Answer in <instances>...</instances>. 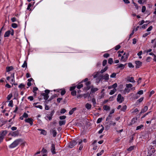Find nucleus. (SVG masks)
I'll list each match as a JSON object with an SVG mask.
<instances>
[{
    "label": "nucleus",
    "mask_w": 156,
    "mask_h": 156,
    "mask_svg": "<svg viewBox=\"0 0 156 156\" xmlns=\"http://www.w3.org/2000/svg\"><path fill=\"white\" fill-rule=\"evenodd\" d=\"M102 128L98 131V133L99 134L101 133L103 131L104 129V127L102 125Z\"/></svg>",
    "instance_id": "09e8293b"
},
{
    "label": "nucleus",
    "mask_w": 156,
    "mask_h": 156,
    "mask_svg": "<svg viewBox=\"0 0 156 156\" xmlns=\"http://www.w3.org/2000/svg\"><path fill=\"white\" fill-rule=\"evenodd\" d=\"M145 23V21L143 20H142L141 21H140L138 23L140 25H142L143 23Z\"/></svg>",
    "instance_id": "0e129e2a"
},
{
    "label": "nucleus",
    "mask_w": 156,
    "mask_h": 156,
    "mask_svg": "<svg viewBox=\"0 0 156 156\" xmlns=\"http://www.w3.org/2000/svg\"><path fill=\"white\" fill-rule=\"evenodd\" d=\"M143 91L142 90H140L136 94V95L137 94H139L140 95H141V94H143Z\"/></svg>",
    "instance_id": "6e6d98bb"
},
{
    "label": "nucleus",
    "mask_w": 156,
    "mask_h": 156,
    "mask_svg": "<svg viewBox=\"0 0 156 156\" xmlns=\"http://www.w3.org/2000/svg\"><path fill=\"white\" fill-rule=\"evenodd\" d=\"M50 133L53 134V136L55 137L57 134V132L55 128L51 129L50 131Z\"/></svg>",
    "instance_id": "ddd939ff"
},
{
    "label": "nucleus",
    "mask_w": 156,
    "mask_h": 156,
    "mask_svg": "<svg viewBox=\"0 0 156 156\" xmlns=\"http://www.w3.org/2000/svg\"><path fill=\"white\" fill-rule=\"evenodd\" d=\"M13 67L12 66L8 67L6 68V71L7 72H9L12 70Z\"/></svg>",
    "instance_id": "cd10ccee"
},
{
    "label": "nucleus",
    "mask_w": 156,
    "mask_h": 156,
    "mask_svg": "<svg viewBox=\"0 0 156 156\" xmlns=\"http://www.w3.org/2000/svg\"><path fill=\"white\" fill-rule=\"evenodd\" d=\"M11 20L12 22H14L16 21H17V19L15 17H13L11 19Z\"/></svg>",
    "instance_id": "680f3d73"
},
{
    "label": "nucleus",
    "mask_w": 156,
    "mask_h": 156,
    "mask_svg": "<svg viewBox=\"0 0 156 156\" xmlns=\"http://www.w3.org/2000/svg\"><path fill=\"white\" fill-rule=\"evenodd\" d=\"M47 152V151L46 149H45L44 148H43L41 150V152L43 154Z\"/></svg>",
    "instance_id": "49530a36"
},
{
    "label": "nucleus",
    "mask_w": 156,
    "mask_h": 156,
    "mask_svg": "<svg viewBox=\"0 0 156 156\" xmlns=\"http://www.w3.org/2000/svg\"><path fill=\"white\" fill-rule=\"evenodd\" d=\"M116 75V74L115 73H112L110 76L111 78H115Z\"/></svg>",
    "instance_id": "37998d69"
},
{
    "label": "nucleus",
    "mask_w": 156,
    "mask_h": 156,
    "mask_svg": "<svg viewBox=\"0 0 156 156\" xmlns=\"http://www.w3.org/2000/svg\"><path fill=\"white\" fill-rule=\"evenodd\" d=\"M150 34V32L145 33V34H143V37H146L149 34Z\"/></svg>",
    "instance_id": "e2e57ef3"
},
{
    "label": "nucleus",
    "mask_w": 156,
    "mask_h": 156,
    "mask_svg": "<svg viewBox=\"0 0 156 156\" xmlns=\"http://www.w3.org/2000/svg\"><path fill=\"white\" fill-rule=\"evenodd\" d=\"M128 56L129 54H126V53L125 52L121 58V61L124 62H126L128 59Z\"/></svg>",
    "instance_id": "20e7f679"
},
{
    "label": "nucleus",
    "mask_w": 156,
    "mask_h": 156,
    "mask_svg": "<svg viewBox=\"0 0 156 156\" xmlns=\"http://www.w3.org/2000/svg\"><path fill=\"white\" fill-rule=\"evenodd\" d=\"M124 100L123 97L121 96L120 94H119L118 95L117 98V101L120 103H121L124 101Z\"/></svg>",
    "instance_id": "39448f33"
},
{
    "label": "nucleus",
    "mask_w": 156,
    "mask_h": 156,
    "mask_svg": "<svg viewBox=\"0 0 156 156\" xmlns=\"http://www.w3.org/2000/svg\"><path fill=\"white\" fill-rule=\"evenodd\" d=\"M127 80L130 82L135 83V81L134 80V78L133 77L128 78Z\"/></svg>",
    "instance_id": "a211bd4d"
},
{
    "label": "nucleus",
    "mask_w": 156,
    "mask_h": 156,
    "mask_svg": "<svg viewBox=\"0 0 156 156\" xmlns=\"http://www.w3.org/2000/svg\"><path fill=\"white\" fill-rule=\"evenodd\" d=\"M108 69L107 66H106L103 69H102L100 71V73H103L106 71Z\"/></svg>",
    "instance_id": "a878e982"
},
{
    "label": "nucleus",
    "mask_w": 156,
    "mask_h": 156,
    "mask_svg": "<svg viewBox=\"0 0 156 156\" xmlns=\"http://www.w3.org/2000/svg\"><path fill=\"white\" fill-rule=\"evenodd\" d=\"M37 87H34L33 88V92L35 94H37V93L35 91H37Z\"/></svg>",
    "instance_id": "864d4df0"
},
{
    "label": "nucleus",
    "mask_w": 156,
    "mask_h": 156,
    "mask_svg": "<svg viewBox=\"0 0 156 156\" xmlns=\"http://www.w3.org/2000/svg\"><path fill=\"white\" fill-rule=\"evenodd\" d=\"M142 54V51H140L139 52H138L137 55L139 56V57L140 58H142V56H141V55Z\"/></svg>",
    "instance_id": "c756f323"
},
{
    "label": "nucleus",
    "mask_w": 156,
    "mask_h": 156,
    "mask_svg": "<svg viewBox=\"0 0 156 156\" xmlns=\"http://www.w3.org/2000/svg\"><path fill=\"white\" fill-rule=\"evenodd\" d=\"M22 67L23 68H24L25 67H27V63L26 61H25L24 62L23 64L22 65Z\"/></svg>",
    "instance_id": "473e14b6"
},
{
    "label": "nucleus",
    "mask_w": 156,
    "mask_h": 156,
    "mask_svg": "<svg viewBox=\"0 0 156 156\" xmlns=\"http://www.w3.org/2000/svg\"><path fill=\"white\" fill-rule=\"evenodd\" d=\"M130 91V90L129 89L126 87L125 89L123 90L122 91V93L123 94H125L126 93H129Z\"/></svg>",
    "instance_id": "dca6fc26"
},
{
    "label": "nucleus",
    "mask_w": 156,
    "mask_h": 156,
    "mask_svg": "<svg viewBox=\"0 0 156 156\" xmlns=\"http://www.w3.org/2000/svg\"><path fill=\"white\" fill-rule=\"evenodd\" d=\"M126 87L128 88H131L133 86L130 83L126 84Z\"/></svg>",
    "instance_id": "4c0bfd02"
},
{
    "label": "nucleus",
    "mask_w": 156,
    "mask_h": 156,
    "mask_svg": "<svg viewBox=\"0 0 156 156\" xmlns=\"http://www.w3.org/2000/svg\"><path fill=\"white\" fill-rule=\"evenodd\" d=\"M12 94H9L8 95L7 97V100H10L11 99V98L12 97Z\"/></svg>",
    "instance_id": "72a5a7b5"
},
{
    "label": "nucleus",
    "mask_w": 156,
    "mask_h": 156,
    "mask_svg": "<svg viewBox=\"0 0 156 156\" xmlns=\"http://www.w3.org/2000/svg\"><path fill=\"white\" fill-rule=\"evenodd\" d=\"M136 64V68H139L142 65V63L140 61H137L135 62Z\"/></svg>",
    "instance_id": "f8f14e48"
},
{
    "label": "nucleus",
    "mask_w": 156,
    "mask_h": 156,
    "mask_svg": "<svg viewBox=\"0 0 156 156\" xmlns=\"http://www.w3.org/2000/svg\"><path fill=\"white\" fill-rule=\"evenodd\" d=\"M108 122H107L105 126V128L106 130L108 129L111 125V123L110 122L109 123Z\"/></svg>",
    "instance_id": "4468645a"
},
{
    "label": "nucleus",
    "mask_w": 156,
    "mask_h": 156,
    "mask_svg": "<svg viewBox=\"0 0 156 156\" xmlns=\"http://www.w3.org/2000/svg\"><path fill=\"white\" fill-rule=\"evenodd\" d=\"M98 78H99V82L103 79L105 80L106 81H108L109 79V75L108 74L106 73L103 76L100 75L98 76Z\"/></svg>",
    "instance_id": "f03ea898"
},
{
    "label": "nucleus",
    "mask_w": 156,
    "mask_h": 156,
    "mask_svg": "<svg viewBox=\"0 0 156 156\" xmlns=\"http://www.w3.org/2000/svg\"><path fill=\"white\" fill-rule=\"evenodd\" d=\"M146 9V7L145 6H143L142 7V12H145Z\"/></svg>",
    "instance_id": "de8ad7c7"
},
{
    "label": "nucleus",
    "mask_w": 156,
    "mask_h": 156,
    "mask_svg": "<svg viewBox=\"0 0 156 156\" xmlns=\"http://www.w3.org/2000/svg\"><path fill=\"white\" fill-rule=\"evenodd\" d=\"M125 65H123L122 64H119L117 65V68H121V69H123L125 67Z\"/></svg>",
    "instance_id": "6ab92c4d"
},
{
    "label": "nucleus",
    "mask_w": 156,
    "mask_h": 156,
    "mask_svg": "<svg viewBox=\"0 0 156 156\" xmlns=\"http://www.w3.org/2000/svg\"><path fill=\"white\" fill-rule=\"evenodd\" d=\"M50 92L49 90H46L44 91V93H41V95L44 96V100H47L49 98L48 94Z\"/></svg>",
    "instance_id": "7ed1b4c3"
},
{
    "label": "nucleus",
    "mask_w": 156,
    "mask_h": 156,
    "mask_svg": "<svg viewBox=\"0 0 156 156\" xmlns=\"http://www.w3.org/2000/svg\"><path fill=\"white\" fill-rule=\"evenodd\" d=\"M19 132L18 131H15L10 133L11 136L13 137H16L18 136Z\"/></svg>",
    "instance_id": "9b49d317"
},
{
    "label": "nucleus",
    "mask_w": 156,
    "mask_h": 156,
    "mask_svg": "<svg viewBox=\"0 0 156 156\" xmlns=\"http://www.w3.org/2000/svg\"><path fill=\"white\" fill-rule=\"evenodd\" d=\"M77 144L76 142L75 141H73L70 142L68 145V147L72 148L75 146Z\"/></svg>",
    "instance_id": "6e6552de"
},
{
    "label": "nucleus",
    "mask_w": 156,
    "mask_h": 156,
    "mask_svg": "<svg viewBox=\"0 0 156 156\" xmlns=\"http://www.w3.org/2000/svg\"><path fill=\"white\" fill-rule=\"evenodd\" d=\"M76 92L75 90H73L71 92V94L73 96H75L76 95Z\"/></svg>",
    "instance_id": "8fccbe9b"
},
{
    "label": "nucleus",
    "mask_w": 156,
    "mask_h": 156,
    "mask_svg": "<svg viewBox=\"0 0 156 156\" xmlns=\"http://www.w3.org/2000/svg\"><path fill=\"white\" fill-rule=\"evenodd\" d=\"M7 131L6 130H3L2 131L0 134V136L4 139V136L7 133Z\"/></svg>",
    "instance_id": "9d476101"
},
{
    "label": "nucleus",
    "mask_w": 156,
    "mask_h": 156,
    "mask_svg": "<svg viewBox=\"0 0 156 156\" xmlns=\"http://www.w3.org/2000/svg\"><path fill=\"white\" fill-rule=\"evenodd\" d=\"M12 27L14 28H16L17 27V25L15 23H12Z\"/></svg>",
    "instance_id": "79ce46f5"
},
{
    "label": "nucleus",
    "mask_w": 156,
    "mask_h": 156,
    "mask_svg": "<svg viewBox=\"0 0 156 156\" xmlns=\"http://www.w3.org/2000/svg\"><path fill=\"white\" fill-rule=\"evenodd\" d=\"M117 90L115 88L113 89L112 90H111L110 92H109V94L110 95H112L115 93L116 91Z\"/></svg>",
    "instance_id": "4be33fe9"
},
{
    "label": "nucleus",
    "mask_w": 156,
    "mask_h": 156,
    "mask_svg": "<svg viewBox=\"0 0 156 156\" xmlns=\"http://www.w3.org/2000/svg\"><path fill=\"white\" fill-rule=\"evenodd\" d=\"M55 112V111L54 110H52L51 112V116H49V114H47L46 115L45 119H47L46 118H48L49 120H51L52 119V117L54 115Z\"/></svg>",
    "instance_id": "0eeeda50"
},
{
    "label": "nucleus",
    "mask_w": 156,
    "mask_h": 156,
    "mask_svg": "<svg viewBox=\"0 0 156 156\" xmlns=\"http://www.w3.org/2000/svg\"><path fill=\"white\" fill-rule=\"evenodd\" d=\"M11 31L10 30H8L5 32L4 37H8L9 35L10 34Z\"/></svg>",
    "instance_id": "412c9836"
},
{
    "label": "nucleus",
    "mask_w": 156,
    "mask_h": 156,
    "mask_svg": "<svg viewBox=\"0 0 156 156\" xmlns=\"http://www.w3.org/2000/svg\"><path fill=\"white\" fill-rule=\"evenodd\" d=\"M128 66L129 68H133L134 66L131 63L129 62L128 63Z\"/></svg>",
    "instance_id": "3c124183"
},
{
    "label": "nucleus",
    "mask_w": 156,
    "mask_h": 156,
    "mask_svg": "<svg viewBox=\"0 0 156 156\" xmlns=\"http://www.w3.org/2000/svg\"><path fill=\"white\" fill-rule=\"evenodd\" d=\"M22 140L20 139H19L16 140L12 144L9 146V147L10 148H13L16 147L21 142Z\"/></svg>",
    "instance_id": "f257e3e1"
},
{
    "label": "nucleus",
    "mask_w": 156,
    "mask_h": 156,
    "mask_svg": "<svg viewBox=\"0 0 156 156\" xmlns=\"http://www.w3.org/2000/svg\"><path fill=\"white\" fill-rule=\"evenodd\" d=\"M76 108H74L72 109L69 112V114L70 115H71L73 114L74 111H75L76 110Z\"/></svg>",
    "instance_id": "5701e85b"
},
{
    "label": "nucleus",
    "mask_w": 156,
    "mask_h": 156,
    "mask_svg": "<svg viewBox=\"0 0 156 156\" xmlns=\"http://www.w3.org/2000/svg\"><path fill=\"white\" fill-rule=\"evenodd\" d=\"M152 28H153V27L152 26H150L147 30V31H149L151 30H152Z\"/></svg>",
    "instance_id": "5fc2aeb1"
},
{
    "label": "nucleus",
    "mask_w": 156,
    "mask_h": 156,
    "mask_svg": "<svg viewBox=\"0 0 156 156\" xmlns=\"http://www.w3.org/2000/svg\"><path fill=\"white\" fill-rule=\"evenodd\" d=\"M39 130L41 131V134L44 135H45L46 134V132L45 130L42 129H39Z\"/></svg>",
    "instance_id": "bb28decb"
},
{
    "label": "nucleus",
    "mask_w": 156,
    "mask_h": 156,
    "mask_svg": "<svg viewBox=\"0 0 156 156\" xmlns=\"http://www.w3.org/2000/svg\"><path fill=\"white\" fill-rule=\"evenodd\" d=\"M134 146H131L127 149V150L129 151H130L134 149Z\"/></svg>",
    "instance_id": "b1692460"
},
{
    "label": "nucleus",
    "mask_w": 156,
    "mask_h": 156,
    "mask_svg": "<svg viewBox=\"0 0 156 156\" xmlns=\"http://www.w3.org/2000/svg\"><path fill=\"white\" fill-rule=\"evenodd\" d=\"M83 86V84L79 83V84L77 86V88L78 89H80Z\"/></svg>",
    "instance_id": "e433bc0d"
},
{
    "label": "nucleus",
    "mask_w": 156,
    "mask_h": 156,
    "mask_svg": "<svg viewBox=\"0 0 156 156\" xmlns=\"http://www.w3.org/2000/svg\"><path fill=\"white\" fill-rule=\"evenodd\" d=\"M108 63L110 64H112L113 63V59L112 58H110L108 60Z\"/></svg>",
    "instance_id": "58836bf2"
},
{
    "label": "nucleus",
    "mask_w": 156,
    "mask_h": 156,
    "mask_svg": "<svg viewBox=\"0 0 156 156\" xmlns=\"http://www.w3.org/2000/svg\"><path fill=\"white\" fill-rule=\"evenodd\" d=\"M50 150L51 152L53 154H55L56 153L55 144H51Z\"/></svg>",
    "instance_id": "423d86ee"
},
{
    "label": "nucleus",
    "mask_w": 156,
    "mask_h": 156,
    "mask_svg": "<svg viewBox=\"0 0 156 156\" xmlns=\"http://www.w3.org/2000/svg\"><path fill=\"white\" fill-rule=\"evenodd\" d=\"M143 127V125H141L139 126H137V127H136V130H138L140 129H141Z\"/></svg>",
    "instance_id": "a18cd8bd"
},
{
    "label": "nucleus",
    "mask_w": 156,
    "mask_h": 156,
    "mask_svg": "<svg viewBox=\"0 0 156 156\" xmlns=\"http://www.w3.org/2000/svg\"><path fill=\"white\" fill-rule=\"evenodd\" d=\"M85 107L87 109L89 110L91 108V105L88 103H87L86 104Z\"/></svg>",
    "instance_id": "aec40b11"
},
{
    "label": "nucleus",
    "mask_w": 156,
    "mask_h": 156,
    "mask_svg": "<svg viewBox=\"0 0 156 156\" xmlns=\"http://www.w3.org/2000/svg\"><path fill=\"white\" fill-rule=\"evenodd\" d=\"M25 121L26 122L29 123L31 125H32L33 124V119L32 118H29L25 119Z\"/></svg>",
    "instance_id": "1a4fd4ad"
},
{
    "label": "nucleus",
    "mask_w": 156,
    "mask_h": 156,
    "mask_svg": "<svg viewBox=\"0 0 156 156\" xmlns=\"http://www.w3.org/2000/svg\"><path fill=\"white\" fill-rule=\"evenodd\" d=\"M98 90V89L97 88L92 87L91 89V91L92 92H95L97 91Z\"/></svg>",
    "instance_id": "c85d7f7f"
},
{
    "label": "nucleus",
    "mask_w": 156,
    "mask_h": 156,
    "mask_svg": "<svg viewBox=\"0 0 156 156\" xmlns=\"http://www.w3.org/2000/svg\"><path fill=\"white\" fill-rule=\"evenodd\" d=\"M107 61L106 60H103L102 62V65L103 66H105L106 64Z\"/></svg>",
    "instance_id": "bf43d9fd"
},
{
    "label": "nucleus",
    "mask_w": 156,
    "mask_h": 156,
    "mask_svg": "<svg viewBox=\"0 0 156 156\" xmlns=\"http://www.w3.org/2000/svg\"><path fill=\"white\" fill-rule=\"evenodd\" d=\"M91 84V82L90 81H88L86 83L85 85L86 86V89L89 90L90 88V86Z\"/></svg>",
    "instance_id": "2eb2a0df"
},
{
    "label": "nucleus",
    "mask_w": 156,
    "mask_h": 156,
    "mask_svg": "<svg viewBox=\"0 0 156 156\" xmlns=\"http://www.w3.org/2000/svg\"><path fill=\"white\" fill-rule=\"evenodd\" d=\"M66 93V91L64 90H62L61 91V94L62 95H64Z\"/></svg>",
    "instance_id": "774afa93"
},
{
    "label": "nucleus",
    "mask_w": 156,
    "mask_h": 156,
    "mask_svg": "<svg viewBox=\"0 0 156 156\" xmlns=\"http://www.w3.org/2000/svg\"><path fill=\"white\" fill-rule=\"evenodd\" d=\"M127 108V106L126 105H124L122 108L121 109V111H125L126 110Z\"/></svg>",
    "instance_id": "2f4dec72"
},
{
    "label": "nucleus",
    "mask_w": 156,
    "mask_h": 156,
    "mask_svg": "<svg viewBox=\"0 0 156 156\" xmlns=\"http://www.w3.org/2000/svg\"><path fill=\"white\" fill-rule=\"evenodd\" d=\"M104 152V150H101V152H100L98 153L97 154V156H101V155Z\"/></svg>",
    "instance_id": "f704fd0d"
},
{
    "label": "nucleus",
    "mask_w": 156,
    "mask_h": 156,
    "mask_svg": "<svg viewBox=\"0 0 156 156\" xmlns=\"http://www.w3.org/2000/svg\"><path fill=\"white\" fill-rule=\"evenodd\" d=\"M8 106L12 107L13 106V101L12 100L10 101L9 103L8 104Z\"/></svg>",
    "instance_id": "a19ab883"
},
{
    "label": "nucleus",
    "mask_w": 156,
    "mask_h": 156,
    "mask_svg": "<svg viewBox=\"0 0 156 156\" xmlns=\"http://www.w3.org/2000/svg\"><path fill=\"white\" fill-rule=\"evenodd\" d=\"M120 46L119 45H116L115 47V50H118V49H119L120 48Z\"/></svg>",
    "instance_id": "603ef678"
},
{
    "label": "nucleus",
    "mask_w": 156,
    "mask_h": 156,
    "mask_svg": "<svg viewBox=\"0 0 156 156\" xmlns=\"http://www.w3.org/2000/svg\"><path fill=\"white\" fill-rule=\"evenodd\" d=\"M103 108L104 110L106 111L109 110L110 108V107L109 106L107 105L104 106Z\"/></svg>",
    "instance_id": "7c9ffc66"
},
{
    "label": "nucleus",
    "mask_w": 156,
    "mask_h": 156,
    "mask_svg": "<svg viewBox=\"0 0 156 156\" xmlns=\"http://www.w3.org/2000/svg\"><path fill=\"white\" fill-rule=\"evenodd\" d=\"M148 107L147 106H144L143 108L142 109L140 112V114H142V113H144L145 112H146L148 110Z\"/></svg>",
    "instance_id": "f3484780"
},
{
    "label": "nucleus",
    "mask_w": 156,
    "mask_h": 156,
    "mask_svg": "<svg viewBox=\"0 0 156 156\" xmlns=\"http://www.w3.org/2000/svg\"><path fill=\"white\" fill-rule=\"evenodd\" d=\"M112 117V115L111 114H109V115L108 116L106 119V121L108 120L111 119V118Z\"/></svg>",
    "instance_id": "c03bdc74"
},
{
    "label": "nucleus",
    "mask_w": 156,
    "mask_h": 156,
    "mask_svg": "<svg viewBox=\"0 0 156 156\" xmlns=\"http://www.w3.org/2000/svg\"><path fill=\"white\" fill-rule=\"evenodd\" d=\"M66 118V116L65 115H63L62 116H60V119L61 120L62 119H65V118Z\"/></svg>",
    "instance_id": "338daca9"
},
{
    "label": "nucleus",
    "mask_w": 156,
    "mask_h": 156,
    "mask_svg": "<svg viewBox=\"0 0 156 156\" xmlns=\"http://www.w3.org/2000/svg\"><path fill=\"white\" fill-rule=\"evenodd\" d=\"M66 111V110L64 108H62L61 109L60 112L61 113H64Z\"/></svg>",
    "instance_id": "69168bd1"
},
{
    "label": "nucleus",
    "mask_w": 156,
    "mask_h": 156,
    "mask_svg": "<svg viewBox=\"0 0 156 156\" xmlns=\"http://www.w3.org/2000/svg\"><path fill=\"white\" fill-rule=\"evenodd\" d=\"M102 120V118H99L98 119V120H97V123H100L101 122Z\"/></svg>",
    "instance_id": "052dcab7"
},
{
    "label": "nucleus",
    "mask_w": 156,
    "mask_h": 156,
    "mask_svg": "<svg viewBox=\"0 0 156 156\" xmlns=\"http://www.w3.org/2000/svg\"><path fill=\"white\" fill-rule=\"evenodd\" d=\"M59 125L60 126H61L62 125H64L66 123L65 120L60 121H59Z\"/></svg>",
    "instance_id": "393cba45"
},
{
    "label": "nucleus",
    "mask_w": 156,
    "mask_h": 156,
    "mask_svg": "<svg viewBox=\"0 0 156 156\" xmlns=\"http://www.w3.org/2000/svg\"><path fill=\"white\" fill-rule=\"evenodd\" d=\"M24 118H27L28 117V115L26 113H24L22 115Z\"/></svg>",
    "instance_id": "13d9d810"
},
{
    "label": "nucleus",
    "mask_w": 156,
    "mask_h": 156,
    "mask_svg": "<svg viewBox=\"0 0 156 156\" xmlns=\"http://www.w3.org/2000/svg\"><path fill=\"white\" fill-rule=\"evenodd\" d=\"M100 76V75H98V74H97L94 76V78H96L97 77H98V79H97V81H99V78H98V76Z\"/></svg>",
    "instance_id": "4d7b16f0"
},
{
    "label": "nucleus",
    "mask_w": 156,
    "mask_h": 156,
    "mask_svg": "<svg viewBox=\"0 0 156 156\" xmlns=\"http://www.w3.org/2000/svg\"><path fill=\"white\" fill-rule=\"evenodd\" d=\"M24 87L25 85L23 83H21L19 86V87L21 89L24 88Z\"/></svg>",
    "instance_id": "ea45409f"
},
{
    "label": "nucleus",
    "mask_w": 156,
    "mask_h": 156,
    "mask_svg": "<svg viewBox=\"0 0 156 156\" xmlns=\"http://www.w3.org/2000/svg\"><path fill=\"white\" fill-rule=\"evenodd\" d=\"M92 102L94 107L95 106V105L96 104V100L94 98H93L92 99Z\"/></svg>",
    "instance_id": "c9c22d12"
}]
</instances>
